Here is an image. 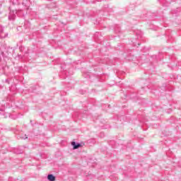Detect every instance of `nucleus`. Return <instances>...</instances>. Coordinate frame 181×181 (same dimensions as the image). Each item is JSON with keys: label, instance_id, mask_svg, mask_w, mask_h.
Returning a JSON list of instances; mask_svg holds the SVG:
<instances>
[{"label": "nucleus", "instance_id": "1", "mask_svg": "<svg viewBox=\"0 0 181 181\" xmlns=\"http://www.w3.org/2000/svg\"><path fill=\"white\" fill-rule=\"evenodd\" d=\"M23 5L25 6V8L23 10H12L11 7H8V21H13L15 18H16V15L20 18H25V16L28 15V12L25 13V11L29 9V6H30V1H23Z\"/></svg>", "mask_w": 181, "mask_h": 181}, {"label": "nucleus", "instance_id": "2", "mask_svg": "<svg viewBox=\"0 0 181 181\" xmlns=\"http://www.w3.org/2000/svg\"><path fill=\"white\" fill-rule=\"evenodd\" d=\"M71 146H73V149H78V148H83V146H84V143H77L76 141H71Z\"/></svg>", "mask_w": 181, "mask_h": 181}, {"label": "nucleus", "instance_id": "3", "mask_svg": "<svg viewBox=\"0 0 181 181\" xmlns=\"http://www.w3.org/2000/svg\"><path fill=\"white\" fill-rule=\"evenodd\" d=\"M4 28L2 25H0V39H5V37H8V33H4Z\"/></svg>", "mask_w": 181, "mask_h": 181}, {"label": "nucleus", "instance_id": "4", "mask_svg": "<svg viewBox=\"0 0 181 181\" xmlns=\"http://www.w3.org/2000/svg\"><path fill=\"white\" fill-rule=\"evenodd\" d=\"M135 35H136L138 40H141V39H142V37H144V33H142V31H141V30H136L135 31Z\"/></svg>", "mask_w": 181, "mask_h": 181}, {"label": "nucleus", "instance_id": "5", "mask_svg": "<svg viewBox=\"0 0 181 181\" xmlns=\"http://www.w3.org/2000/svg\"><path fill=\"white\" fill-rule=\"evenodd\" d=\"M115 33L117 34L118 37H121L122 31H121V28H119V26L117 25L115 28Z\"/></svg>", "mask_w": 181, "mask_h": 181}, {"label": "nucleus", "instance_id": "6", "mask_svg": "<svg viewBox=\"0 0 181 181\" xmlns=\"http://www.w3.org/2000/svg\"><path fill=\"white\" fill-rule=\"evenodd\" d=\"M14 153H16V155H21V153H23V150L22 149V147L18 146L15 148Z\"/></svg>", "mask_w": 181, "mask_h": 181}, {"label": "nucleus", "instance_id": "7", "mask_svg": "<svg viewBox=\"0 0 181 181\" xmlns=\"http://www.w3.org/2000/svg\"><path fill=\"white\" fill-rule=\"evenodd\" d=\"M47 179L49 181H55L56 180V176H54L53 174H49L47 177Z\"/></svg>", "mask_w": 181, "mask_h": 181}, {"label": "nucleus", "instance_id": "8", "mask_svg": "<svg viewBox=\"0 0 181 181\" xmlns=\"http://www.w3.org/2000/svg\"><path fill=\"white\" fill-rule=\"evenodd\" d=\"M4 49H6L5 48V45H1V47H0V50H1L0 62H1V60H2V57H4Z\"/></svg>", "mask_w": 181, "mask_h": 181}, {"label": "nucleus", "instance_id": "9", "mask_svg": "<svg viewBox=\"0 0 181 181\" xmlns=\"http://www.w3.org/2000/svg\"><path fill=\"white\" fill-rule=\"evenodd\" d=\"M132 43L134 47L141 46V42H138L136 40H132Z\"/></svg>", "mask_w": 181, "mask_h": 181}, {"label": "nucleus", "instance_id": "10", "mask_svg": "<svg viewBox=\"0 0 181 181\" xmlns=\"http://www.w3.org/2000/svg\"><path fill=\"white\" fill-rule=\"evenodd\" d=\"M129 62H134L135 60V57L132 56L131 54L127 57Z\"/></svg>", "mask_w": 181, "mask_h": 181}, {"label": "nucleus", "instance_id": "11", "mask_svg": "<svg viewBox=\"0 0 181 181\" xmlns=\"http://www.w3.org/2000/svg\"><path fill=\"white\" fill-rule=\"evenodd\" d=\"M47 8H56V3L52 2L50 4H47Z\"/></svg>", "mask_w": 181, "mask_h": 181}, {"label": "nucleus", "instance_id": "12", "mask_svg": "<svg viewBox=\"0 0 181 181\" xmlns=\"http://www.w3.org/2000/svg\"><path fill=\"white\" fill-rule=\"evenodd\" d=\"M178 66H181V62H178L177 64H176L175 65H172V69L173 70H176V67Z\"/></svg>", "mask_w": 181, "mask_h": 181}, {"label": "nucleus", "instance_id": "13", "mask_svg": "<svg viewBox=\"0 0 181 181\" xmlns=\"http://www.w3.org/2000/svg\"><path fill=\"white\" fill-rule=\"evenodd\" d=\"M11 2H12L13 5H19L18 0H11Z\"/></svg>", "mask_w": 181, "mask_h": 181}, {"label": "nucleus", "instance_id": "14", "mask_svg": "<svg viewBox=\"0 0 181 181\" xmlns=\"http://www.w3.org/2000/svg\"><path fill=\"white\" fill-rule=\"evenodd\" d=\"M2 115L4 116V118H6V117H9V113H2Z\"/></svg>", "mask_w": 181, "mask_h": 181}, {"label": "nucleus", "instance_id": "15", "mask_svg": "<svg viewBox=\"0 0 181 181\" xmlns=\"http://www.w3.org/2000/svg\"><path fill=\"white\" fill-rule=\"evenodd\" d=\"M35 90H36L35 86H33V90H31V93H33V91H35Z\"/></svg>", "mask_w": 181, "mask_h": 181}, {"label": "nucleus", "instance_id": "16", "mask_svg": "<svg viewBox=\"0 0 181 181\" xmlns=\"http://www.w3.org/2000/svg\"><path fill=\"white\" fill-rule=\"evenodd\" d=\"M22 139H28V136L26 134L24 135V136L21 137Z\"/></svg>", "mask_w": 181, "mask_h": 181}, {"label": "nucleus", "instance_id": "17", "mask_svg": "<svg viewBox=\"0 0 181 181\" xmlns=\"http://www.w3.org/2000/svg\"><path fill=\"white\" fill-rule=\"evenodd\" d=\"M9 79L8 78H6V80H5V83H6V84H9Z\"/></svg>", "mask_w": 181, "mask_h": 181}, {"label": "nucleus", "instance_id": "18", "mask_svg": "<svg viewBox=\"0 0 181 181\" xmlns=\"http://www.w3.org/2000/svg\"><path fill=\"white\" fill-rule=\"evenodd\" d=\"M83 76L86 77V78H90V75L86 76V74H84Z\"/></svg>", "mask_w": 181, "mask_h": 181}, {"label": "nucleus", "instance_id": "19", "mask_svg": "<svg viewBox=\"0 0 181 181\" xmlns=\"http://www.w3.org/2000/svg\"><path fill=\"white\" fill-rule=\"evenodd\" d=\"M138 94L142 95V94H144V93H141V91H139V92H138Z\"/></svg>", "mask_w": 181, "mask_h": 181}, {"label": "nucleus", "instance_id": "20", "mask_svg": "<svg viewBox=\"0 0 181 181\" xmlns=\"http://www.w3.org/2000/svg\"><path fill=\"white\" fill-rule=\"evenodd\" d=\"M30 124H31L32 125H33V120H30Z\"/></svg>", "mask_w": 181, "mask_h": 181}, {"label": "nucleus", "instance_id": "21", "mask_svg": "<svg viewBox=\"0 0 181 181\" xmlns=\"http://www.w3.org/2000/svg\"><path fill=\"white\" fill-rule=\"evenodd\" d=\"M98 1V2H101V1H103V0H97Z\"/></svg>", "mask_w": 181, "mask_h": 181}, {"label": "nucleus", "instance_id": "22", "mask_svg": "<svg viewBox=\"0 0 181 181\" xmlns=\"http://www.w3.org/2000/svg\"><path fill=\"white\" fill-rule=\"evenodd\" d=\"M0 111H2V112H4V109H1V108H0Z\"/></svg>", "mask_w": 181, "mask_h": 181}, {"label": "nucleus", "instance_id": "23", "mask_svg": "<svg viewBox=\"0 0 181 181\" xmlns=\"http://www.w3.org/2000/svg\"><path fill=\"white\" fill-rule=\"evenodd\" d=\"M0 8H2V4H0Z\"/></svg>", "mask_w": 181, "mask_h": 181}, {"label": "nucleus", "instance_id": "24", "mask_svg": "<svg viewBox=\"0 0 181 181\" xmlns=\"http://www.w3.org/2000/svg\"><path fill=\"white\" fill-rule=\"evenodd\" d=\"M62 69H63L64 70H66V68H63V67H62Z\"/></svg>", "mask_w": 181, "mask_h": 181}, {"label": "nucleus", "instance_id": "25", "mask_svg": "<svg viewBox=\"0 0 181 181\" xmlns=\"http://www.w3.org/2000/svg\"><path fill=\"white\" fill-rule=\"evenodd\" d=\"M100 135H104V134L103 133H100Z\"/></svg>", "mask_w": 181, "mask_h": 181}, {"label": "nucleus", "instance_id": "26", "mask_svg": "<svg viewBox=\"0 0 181 181\" xmlns=\"http://www.w3.org/2000/svg\"><path fill=\"white\" fill-rule=\"evenodd\" d=\"M2 115V113L0 112V115Z\"/></svg>", "mask_w": 181, "mask_h": 181}, {"label": "nucleus", "instance_id": "27", "mask_svg": "<svg viewBox=\"0 0 181 181\" xmlns=\"http://www.w3.org/2000/svg\"><path fill=\"white\" fill-rule=\"evenodd\" d=\"M144 88H141V89H143V90H144Z\"/></svg>", "mask_w": 181, "mask_h": 181}, {"label": "nucleus", "instance_id": "28", "mask_svg": "<svg viewBox=\"0 0 181 181\" xmlns=\"http://www.w3.org/2000/svg\"><path fill=\"white\" fill-rule=\"evenodd\" d=\"M48 1H52V0H48Z\"/></svg>", "mask_w": 181, "mask_h": 181}]
</instances>
